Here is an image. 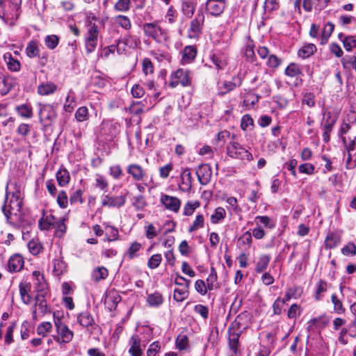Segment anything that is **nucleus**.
<instances>
[{
    "label": "nucleus",
    "instance_id": "obj_30",
    "mask_svg": "<svg viewBox=\"0 0 356 356\" xmlns=\"http://www.w3.org/2000/svg\"><path fill=\"white\" fill-rule=\"evenodd\" d=\"M57 89V86L52 82H46L41 83L38 87V92L40 95H49L54 93Z\"/></svg>",
    "mask_w": 356,
    "mask_h": 356
},
{
    "label": "nucleus",
    "instance_id": "obj_3",
    "mask_svg": "<svg viewBox=\"0 0 356 356\" xmlns=\"http://www.w3.org/2000/svg\"><path fill=\"white\" fill-rule=\"evenodd\" d=\"M228 156L241 161H250L253 159L252 154L237 142H230L226 147Z\"/></svg>",
    "mask_w": 356,
    "mask_h": 356
},
{
    "label": "nucleus",
    "instance_id": "obj_49",
    "mask_svg": "<svg viewBox=\"0 0 356 356\" xmlns=\"http://www.w3.org/2000/svg\"><path fill=\"white\" fill-rule=\"evenodd\" d=\"M131 7V0H118L114 5V10L117 12H127Z\"/></svg>",
    "mask_w": 356,
    "mask_h": 356
},
{
    "label": "nucleus",
    "instance_id": "obj_20",
    "mask_svg": "<svg viewBox=\"0 0 356 356\" xmlns=\"http://www.w3.org/2000/svg\"><path fill=\"white\" fill-rule=\"evenodd\" d=\"M127 172L129 174L134 180L142 181L146 176L145 170L138 164L132 163L127 166Z\"/></svg>",
    "mask_w": 356,
    "mask_h": 356
},
{
    "label": "nucleus",
    "instance_id": "obj_22",
    "mask_svg": "<svg viewBox=\"0 0 356 356\" xmlns=\"http://www.w3.org/2000/svg\"><path fill=\"white\" fill-rule=\"evenodd\" d=\"M77 321L86 328L92 327L95 325V319L88 311L81 312L77 316Z\"/></svg>",
    "mask_w": 356,
    "mask_h": 356
},
{
    "label": "nucleus",
    "instance_id": "obj_9",
    "mask_svg": "<svg viewBox=\"0 0 356 356\" xmlns=\"http://www.w3.org/2000/svg\"><path fill=\"white\" fill-rule=\"evenodd\" d=\"M147 344V341H142L138 334H134L129 339L128 353L131 356H143Z\"/></svg>",
    "mask_w": 356,
    "mask_h": 356
},
{
    "label": "nucleus",
    "instance_id": "obj_23",
    "mask_svg": "<svg viewBox=\"0 0 356 356\" xmlns=\"http://www.w3.org/2000/svg\"><path fill=\"white\" fill-rule=\"evenodd\" d=\"M24 259L19 254L13 255L8 260V268L10 272H18L24 266Z\"/></svg>",
    "mask_w": 356,
    "mask_h": 356
},
{
    "label": "nucleus",
    "instance_id": "obj_43",
    "mask_svg": "<svg viewBox=\"0 0 356 356\" xmlns=\"http://www.w3.org/2000/svg\"><path fill=\"white\" fill-rule=\"evenodd\" d=\"M76 106V102L74 99V92L70 90L65 99V102L63 106V108L65 112L71 113L74 110Z\"/></svg>",
    "mask_w": 356,
    "mask_h": 356
},
{
    "label": "nucleus",
    "instance_id": "obj_19",
    "mask_svg": "<svg viewBox=\"0 0 356 356\" xmlns=\"http://www.w3.org/2000/svg\"><path fill=\"white\" fill-rule=\"evenodd\" d=\"M228 334L229 346L230 350L234 355H237V354L241 351V345L239 343L240 333L236 332L234 329L229 328Z\"/></svg>",
    "mask_w": 356,
    "mask_h": 356
},
{
    "label": "nucleus",
    "instance_id": "obj_26",
    "mask_svg": "<svg viewBox=\"0 0 356 356\" xmlns=\"http://www.w3.org/2000/svg\"><path fill=\"white\" fill-rule=\"evenodd\" d=\"M197 49L195 46H186L182 51L181 63L184 64L191 63L196 57Z\"/></svg>",
    "mask_w": 356,
    "mask_h": 356
},
{
    "label": "nucleus",
    "instance_id": "obj_2",
    "mask_svg": "<svg viewBox=\"0 0 356 356\" xmlns=\"http://www.w3.org/2000/svg\"><path fill=\"white\" fill-rule=\"evenodd\" d=\"M204 19V13L198 10L195 17L189 22L187 29V37L188 38L197 40L200 38L203 32Z\"/></svg>",
    "mask_w": 356,
    "mask_h": 356
},
{
    "label": "nucleus",
    "instance_id": "obj_55",
    "mask_svg": "<svg viewBox=\"0 0 356 356\" xmlns=\"http://www.w3.org/2000/svg\"><path fill=\"white\" fill-rule=\"evenodd\" d=\"M140 248L141 244L135 241L131 244L130 247L126 252V255L131 259H134L137 257L136 253L140 250Z\"/></svg>",
    "mask_w": 356,
    "mask_h": 356
},
{
    "label": "nucleus",
    "instance_id": "obj_51",
    "mask_svg": "<svg viewBox=\"0 0 356 356\" xmlns=\"http://www.w3.org/2000/svg\"><path fill=\"white\" fill-rule=\"evenodd\" d=\"M59 37L56 35H47L44 38V44L49 49H54L58 44Z\"/></svg>",
    "mask_w": 356,
    "mask_h": 356
},
{
    "label": "nucleus",
    "instance_id": "obj_31",
    "mask_svg": "<svg viewBox=\"0 0 356 356\" xmlns=\"http://www.w3.org/2000/svg\"><path fill=\"white\" fill-rule=\"evenodd\" d=\"M19 293L21 299L24 304H29L31 300V297L29 294L31 289V285L27 282H21L19 285Z\"/></svg>",
    "mask_w": 356,
    "mask_h": 356
},
{
    "label": "nucleus",
    "instance_id": "obj_56",
    "mask_svg": "<svg viewBox=\"0 0 356 356\" xmlns=\"http://www.w3.org/2000/svg\"><path fill=\"white\" fill-rule=\"evenodd\" d=\"M282 63V60L275 54H270L268 56L266 65L270 68H277Z\"/></svg>",
    "mask_w": 356,
    "mask_h": 356
},
{
    "label": "nucleus",
    "instance_id": "obj_25",
    "mask_svg": "<svg viewBox=\"0 0 356 356\" xmlns=\"http://www.w3.org/2000/svg\"><path fill=\"white\" fill-rule=\"evenodd\" d=\"M56 218L53 215L45 216L43 212L42 217L39 220L38 226L42 230H49L55 227Z\"/></svg>",
    "mask_w": 356,
    "mask_h": 356
},
{
    "label": "nucleus",
    "instance_id": "obj_6",
    "mask_svg": "<svg viewBox=\"0 0 356 356\" xmlns=\"http://www.w3.org/2000/svg\"><path fill=\"white\" fill-rule=\"evenodd\" d=\"M171 80L169 86L171 88H175L179 84L182 86H189L191 84V72L188 70L178 69L171 74Z\"/></svg>",
    "mask_w": 356,
    "mask_h": 356
},
{
    "label": "nucleus",
    "instance_id": "obj_63",
    "mask_svg": "<svg viewBox=\"0 0 356 356\" xmlns=\"http://www.w3.org/2000/svg\"><path fill=\"white\" fill-rule=\"evenodd\" d=\"M51 327L52 325L51 323L43 322L38 326L37 332L39 335L45 337L51 329Z\"/></svg>",
    "mask_w": 356,
    "mask_h": 356
},
{
    "label": "nucleus",
    "instance_id": "obj_41",
    "mask_svg": "<svg viewBox=\"0 0 356 356\" xmlns=\"http://www.w3.org/2000/svg\"><path fill=\"white\" fill-rule=\"evenodd\" d=\"M17 113L24 118H31L33 117V108L31 106L23 104L16 106Z\"/></svg>",
    "mask_w": 356,
    "mask_h": 356
},
{
    "label": "nucleus",
    "instance_id": "obj_11",
    "mask_svg": "<svg viewBox=\"0 0 356 356\" xmlns=\"http://www.w3.org/2000/svg\"><path fill=\"white\" fill-rule=\"evenodd\" d=\"M127 202V195H120L118 196H111L106 195L102 197V206L111 208H120L125 204Z\"/></svg>",
    "mask_w": 356,
    "mask_h": 356
},
{
    "label": "nucleus",
    "instance_id": "obj_61",
    "mask_svg": "<svg viewBox=\"0 0 356 356\" xmlns=\"http://www.w3.org/2000/svg\"><path fill=\"white\" fill-rule=\"evenodd\" d=\"M350 142L348 143L346 138L341 137V140L345 145L347 152H351L356 149V135L353 136V138L349 137Z\"/></svg>",
    "mask_w": 356,
    "mask_h": 356
},
{
    "label": "nucleus",
    "instance_id": "obj_1",
    "mask_svg": "<svg viewBox=\"0 0 356 356\" xmlns=\"http://www.w3.org/2000/svg\"><path fill=\"white\" fill-rule=\"evenodd\" d=\"M7 186L6 200L2 211L6 220L11 225L22 229V238H25L26 234L29 232L31 222L22 211L23 194L19 186L14 184L13 189Z\"/></svg>",
    "mask_w": 356,
    "mask_h": 356
},
{
    "label": "nucleus",
    "instance_id": "obj_10",
    "mask_svg": "<svg viewBox=\"0 0 356 356\" xmlns=\"http://www.w3.org/2000/svg\"><path fill=\"white\" fill-rule=\"evenodd\" d=\"M160 202L165 209L173 213H178L181 205L179 198L164 193L161 194Z\"/></svg>",
    "mask_w": 356,
    "mask_h": 356
},
{
    "label": "nucleus",
    "instance_id": "obj_15",
    "mask_svg": "<svg viewBox=\"0 0 356 356\" xmlns=\"http://www.w3.org/2000/svg\"><path fill=\"white\" fill-rule=\"evenodd\" d=\"M196 175L202 185L207 184L211 178L212 170L209 164H201L196 170Z\"/></svg>",
    "mask_w": 356,
    "mask_h": 356
},
{
    "label": "nucleus",
    "instance_id": "obj_53",
    "mask_svg": "<svg viewBox=\"0 0 356 356\" xmlns=\"http://www.w3.org/2000/svg\"><path fill=\"white\" fill-rule=\"evenodd\" d=\"M28 248L31 253L33 255L38 254L42 249L41 243L38 240L34 239L31 240L29 242Z\"/></svg>",
    "mask_w": 356,
    "mask_h": 356
},
{
    "label": "nucleus",
    "instance_id": "obj_36",
    "mask_svg": "<svg viewBox=\"0 0 356 356\" xmlns=\"http://www.w3.org/2000/svg\"><path fill=\"white\" fill-rule=\"evenodd\" d=\"M147 302L152 307H158L163 304V298L159 292L149 294L147 297Z\"/></svg>",
    "mask_w": 356,
    "mask_h": 356
},
{
    "label": "nucleus",
    "instance_id": "obj_21",
    "mask_svg": "<svg viewBox=\"0 0 356 356\" xmlns=\"http://www.w3.org/2000/svg\"><path fill=\"white\" fill-rule=\"evenodd\" d=\"M34 277L33 285L34 288L38 293L46 294L47 284L44 280L43 275L40 274L39 271H34L33 273Z\"/></svg>",
    "mask_w": 356,
    "mask_h": 356
},
{
    "label": "nucleus",
    "instance_id": "obj_40",
    "mask_svg": "<svg viewBox=\"0 0 356 356\" xmlns=\"http://www.w3.org/2000/svg\"><path fill=\"white\" fill-rule=\"evenodd\" d=\"M26 54L29 58H35L40 56V48L36 41L31 40L28 43L26 48Z\"/></svg>",
    "mask_w": 356,
    "mask_h": 356
},
{
    "label": "nucleus",
    "instance_id": "obj_54",
    "mask_svg": "<svg viewBox=\"0 0 356 356\" xmlns=\"http://www.w3.org/2000/svg\"><path fill=\"white\" fill-rule=\"evenodd\" d=\"M147 204V202L143 195H140L134 197L133 206L136 211L143 210Z\"/></svg>",
    "mask_w": 356,
    "mask_h": 356
},
{
    "label": "nucleus",
    "instance_id": "obj_62",
    "mask_svg": "<svg viewBox=\"0 0 356 356\" xmlns=\"http://www.w3.org/2000/svg\"><path fill=\"white\" fill-rule=\"evenodd\" d=\"M341 253L345 256H355L356 254V245L350 242L341 249Z\"/></svg>",
    "mask_w": 356,
    "mask_h": 356
},
{
    "label": "nucleus",
    "instance_id": "obj_24",
    "mask_svg": "<svg viewBox=\"0 0 356 356\" xmlns=\"http://www.w3.org/2000/svg\"><path fill=\"white\" fill-rule=\"evenodd\" d=\"M211 60L218 72L224 70L228 64L227 56L222 53L213 54Z\"/></svg>",
    "mask_w": 356,
    "mask_h": 356
},
{
    "label": "nucleus",
    "instance_id": "obj_27",
    "mask_svg": "<svg viewBox=\"0 0 356 356\" xmlns=\"http://www.w3.org/2000/svg\"><path fill=\"white\" fill-rule=\"evenodd\" d=\"M52 265H53V273L55 275L59 276L62 275L67 268V264L63 261V257L61 256V254L60 253V255L55 258L52 261Z\"/></svg>",
    "mask_w": 356,
    "mask_h": 356
},
{
    "label": "nucleus",
    "instance_id": "obj_29",
    "mask_svg": "<svg viewBox=\"0 0 356 356\" xmlns=\"http://www.w3.org/2000/svg\"><path fill=\"white\" fill-rule=\"evenodd\" d=\"M341 242V237L334 232L329 233L325 240V248L332 249L337 247Z\"/></svg>",
    "mask_w": 356,
    "mask_h": 356
},
{
    "label": "nucleus",
    "instance_id": "obj_46",
    "mask_svg": "<svg viewBox=\"0 0 356 356\" xmlns=\"http://www.w3.org/2000/svg\"><path fill=\"white\" fill-rule=\"evenodd\" d=\"M226 212L224 208L218 207L215 209L214 213L211 216V221L213 224H218L220 220L224 219Z\"/></svg>",
    "mask_w": 356,
    "mask_h": 356
},
{
    "label": "nucleus",
    "instance_id": "obj_35",
    "mask_svg": "<svg viewBox=\"0 0 356 356\" xmlns=\"http://www.w3.org/2000/svg\"><path fill=\"white\" fill-rule=\"evenodd\" d=\"M316 47L312 43H309L299 49L298 55L302 58H307L316 51Z\"/></svg>",
    "mask_w": 356,
    "mask_h": 356
},
{
    "label": "nucleus",
    "instance_id": "obj_33",
    "mask_svg": "<svg viewBox=\"0 0 356 356\" xmlns=\"http://www.w3.org/2000/svg\"><path fill=\"white\" fill-rule=\"evenodd\" d=\"M284 74L291 78H298L302 74L300 66L295 63H291L285 69Z\"/></svg>",
    "mask_w": 356,
    "mask_h": 356
},
{
    "label": "nucleus",
    "instance_id": "obj_8",
    "mask_svg": "<svg viewBox=\"0 0 356 356\" xmlns=\"http://www.w3.org/2000/svg\"><path fill=\"white\" fill-rule=\"evenodd\" d=\"M175 284L180 286L181 288H176L174 289L173 298L177 302H182L188 297L190 280H186L182 276L178 275L175 278Z\"/></svg>",
    "mask_w": 356,
    "mask_h": 356
},
{
    "label": "nucleus",
    "instance_id": "obj_17",
    "mask_svg": "<svg viewBox=\"0 0 356 356\" xmlns=\"http://www.w3.org/2000/svg\"><path fill=\"white\" fill-rule=\"evenodd\" d=\"M181 182L179 188L182 192H189L192 188L193 178L190 168H186L181 174Z\"/></svg>",
    "mask_w": 356,
    "mask_h": 356
},
{
    "label": "nucleus",
    "instance_id": "obj_52",
    "mask_svg": "<svg viewBox=\"0 0 356 356\" xmlns=\"http://www.w3.org/2000/svg\"><path fill=\"white\" fill-rule=\"evenodd\" d=\"M56 202L61 209H66L67 207L68 197L67 193L65 191H59L56 197Z\"/></svg>",
    "mask_w": 356,
    "mask_h": 356
},
{
    "label": "nucleus",
    "instance_id": "obj_60",
    "mask_svg": "<svg viewBox=\"0 0 356 356\" xmlns=\"http://www.w3.org/2000/svg\"><path fill=\"white\" fill-rule=\"evenodd\" d=\"M95 185L97 188L104 191H106L108 187V181L101 175H97Z\"/></svg>",
    "mask_w": 356,
    "mask_h": 356
},
{
    "label": "nucleus",
    "instance_id": "obj_44",
    "mask_svg": "<svg viewBox=\"0 0 356 356\" xmlns=\"http://www.w3.org/2000/svg\"><path fill=\"white\" fill-rule=\"evenodd\" d=\"M200 206V202L199 201H188L187 202L184 207L183 210V215L185 216H191L195 210L198 208Z\"/></svg>",
    "mask_w": 356,
    "mask_h": 356
},
{
    "label": "nucleus",
    "instance_id": "obj_34",
    "mask_svg": "<svg viewBox=\"0 0 356 356\" xmlns=\"http://www.w3.org/2000/svg\"><path fill=\"white\" fill-rule=\"evenodd\" d=\"M56 177L58 185L61 187L67 186L70 181L69 172L65 168H60L57 171Z\"/></svg>",
    "mask_w": 356,
    "mask_h": 356
},
{
    "label": "nucleus",
    "instance_id": "obj_45",
    "mask_svg": "<svg viewBox=\"0 0 356 356\" xmlns=\"http://www.w3.org/2000/svg\"><path fill=\"white\" fill-rule=\"evenodd\" d=\"M204 217L203 214L198 213L196 216L195 219L193 221V224L189 227L188 232L193 233L195 231H196L200 228H202L204 227Z\"/></svg>",
    "mask_w": 356,
    "mask_h": 356
},
{
    "label": "nucleus",
    "instance_id": "obj_57",
    "mask_svg": "<svg viewBox=\"0 0 356 356\" xmlns=\"http://www.w3.org/2000/svg\"><path fill=\"white\" fill-rule=\"evenodd\" d=\"M98 29L97 26L95 24H92L90 26L88 30L87 35L86 37V40L87 41H95L97 42L98 39Z\"/></svg>",
    "mask_w": 356,
    "mask_h": 356
},
{
    "label": "nucleus",
    "instance_id": "obj_18",
    "mask_svg": "<svg viewBox=\"0 0 356 356\" xmlns=\"http://www.w3.org/2000/svg\"><path fill=\"white\" fill-rule=\"evenodd\" d=\"M242 81V77L239 74L233 76L231 81H225L223 83L222 86L220 87L219 94L220 95H224L236 88L241 86Z\"/></svg>",
    "mask_w": 356,
    "mask_h": 356
},
{
    "label": "nucleus",
    "instance_id": "obj_50",
    "mask_svg": "<svg viewBox=\"0 0 356 356\" xmlns=\"http://www.w3.org/2000/svg\"><path fill=\"white\" fill-rule=\"evenodd\" d=\"M176 346L179 350H187L189 348L188 337L179 335L176 339Z\"/></svg>",
    "mask_w": 356,
    "mask_h": 356
},
{
    "label": "nucleus",
    "instance_id": "obj_16",
    "mask_svg": "<svg viewBox=\"0 0 356 356\" xmlns=\"http://www.w3.org/2000/svg\"><path fill=\"white\" fill-rule=\"evenodd\" d=\"M196 0H181L180 1V10L182 15L188 19H191L197 9Z\"/></svg>",
    "mask_w": 356,
    "mask_h": 356
},
{
    "label": "nucleus",
    "instance_id": "obj_5",
    "mask_svg": "<svg viewBox=\"0 0 356 356\" xmlns=\"http://www.w3.org/2000/svg\"><path fill=\"white\" fill-rule=\"evenodd\" d=\"M144 34L154 40L156 42H161L165 35V31L159 25V21L155 20L153 22L145 23L143 25Z\"/></svg>",
    "mask_w": 356,
    "mask_h": 356
},
{
    "label": "nucleus",
    "instance_id": "obj_58",
    "mask_svg": "<svg viewBox=\"0 0 356 356\" xmlns=\"http://www.w3.org/2000/svg\"><path fill=\"white\" fill-rule=\"evenodd\" d=\"M162 261V256L161 254H155L151 256L147 261V266L151 269L156 268Z\"/></svg>",
    "mask_w": 356,
    "mask_h": 356
},
{
    "label": "nucleus",
    "instance_id": "obj_13",
    "mask_svg": "<svg viewBox=\"0 0 356 356\" xmlns=\"http://www.w3.org/2000/svg\"><path fill=\"white\" fill-rule=\"evenodd\" d=\"M35 304L32 312L33 318L38 319L40 316L44 315L47 312V304L45 300L44 293H38L35 297Z\"/></svg>",
    "mask_w": 356,
    "mask_h": 356
},
{
    "label": "nucleus",
    "instance_id": "obj_4",
    "mask_svg": "<svg viewBox=\"0 0 356 356\" xmlns=\"http://www.w3.org/2000/svg\"><path fill=\"white\" fill-rule=\"evenodd\" d=\"M40 122L44 126L51 125L57 117L56 107L49 104H38Z\"/></svg>",
    "mask_w": 356,
    "mask_h": 356
},
{
    "label": "nucleus",
    "instance_id": "obj_32",
    "mask_svg": "<svg viewBox=\"0 0 356 356\" xmlns=\"http://www.w3.org/2000/svg\"><path fill=\"white\" fill-rule=\"evenodd\" d=\"M252 242V234L249 231H247L238 238L237 244L240 248L246 250L250 248Z\"/></svg>",
    "mask_w": 356,
    "mask_h": 356
},
{
    "label": "nucleus",
    "instance_id": "obj_59",
    "mask_svg": "<svg viewBox=\"0 0 356 356\" xmlns=\"http://www.w3.org/2000/svg\"><path fill=\"white\" fill-rule=\"evenodd\" d=\"M332 302L334 305V310L339 314H341L345 312L341 301L337 298L336 294H332L331 296Z\"/></svg>",
    "mask_w": 356,
    "mask_h": 356
},
{
    "label": "nucleus",
    "instance_id": "obj_38",
    "mask_svg": "<svg viewBox=\"0 0 356 356\" xmlns=\"http://www.w3.org/2000/svg\"><path fill=\"white\" fill-rule=\"evenodd\" d=\"M270 261V257L269 255H267V254L261 255L258 258V260L257 261L255 271L258 273H260L264 271L267 268Z\"/></svg>",
    "mask_w": 356,
    "mask_h": 356
},
{
    "label": "nucleus",
    "instance_id": "obj_28",
    "mask_svg": "<svg viewBox=\"0 0 356 356\" xmlns=\"http://www.w3.org/2000/svg\"><path fill=\"white\" fill-rule=\"evenodd\" d=\"M3 59L10 71L18 72L20 70L21 64L19 61L14 58L10 52H7L3 55Z\"/></svg>",
    "mask_w": 356,
    "mask_h": 356
},
{
    "label": "nucleus",
    "instance_id": "obj_12",
    "mask_svg": "<svg viewBox=\"0 0 356 356\" xmlns=\"http://www.w3.org/2000/svg\"><path fill=\"white\" fill-rule=\"evenodd\" d=\"M15 77L0 72V94L2 96L7 95L17 85Z\"/></svg>",
    "mask_w": 356,
    "mask_h": 356
},
{
    "label": "nucleus",
    "instance_id": "obj_37",
    "mask_svg": "<svg viewBox=\"0 0 356 356\" xmlns=\"http://www.w3.org/2000/svg\"><path fill=\"white\" fill-rule=\"evenodd\" d=\"M334 24L333 23L329 22L325 24L321 37V44H325L327 42L329 38L334 31Z\"/></svg>",
    "mask_w": 356,
    "mask_h": 356
},
{
    "label": "nucleus",
    "instance_id": "obj_42",
    "mask_svg": "<svg viewBox=\"0 0 356 356\" xmlns=\"http://www.w3.org/2000/svg\"><path fill=\"white\" fill-rule=\"evenodd\" d=\"M108 270L104 266L95 268L92 273V278L95 282H99L108 277Z\"/></svg>",
    "mask_w": 356,
    "mask_h": 356
},
{
    "label": "nucleus",
    "instance_id": "obj_47",
    "mask_svg": "<svg viewBox=\"0 0 356 356\" xmlns=\"http://www.w3.org/2000/svg\"><path fill=\"white\" fill-rule=\"evenodd\" d=\"M74 116L76 120L79 122L87 121L89 119L88 108L86 106L79 107L75 112Z\"/></svg>",
    "mask_w": 356,
    "mask_h": 356
},
{
    "label": "nucleus",
    "instance_id": "obj_39",
    "mask_svg": "<svg viewBox=\"0 0 356 356\" xmlns=\"http://www.w3.org/2000/svg\"><path fill=\"white\" fill-rule=\"evenodd\" d=\"M114 22L115 24L126 31H129L131 29V22L127 16L122 15H117L114 18Z\"/></svg>",
    "mask_w": 356,
    "mask_h": 356
},
{
    "label": "nucleus",
    "instance_id": "obj_7",
    "mask_svg": "<svg viewBox=\"0 0 356 356\" xmlns=\"http://www.w3.org/2000/svg\"><path fill=\"white\" fill-rule=\"evenodd\" d=\"M54 316L55 317V315ZM54 325L56 327L57 334L53 337L58 343H67L72 341L74 336L73 332L60 318H54Z\"/></svg>",
    "mask_w": 356,
    "mask_h": 356
},
{
    "label": "nucleus",
    "instance_id": "obj_64",
    "mask_svg": "<svg viewBox=\"0 0 356 356\" xmlns=\"http://www.w3.org/2000/svg\"><path fill=\"white\" fill-rule=\"evenodd\" d=\"M160 349V343L158 341H154L149 345L147 350V356H156Z\"/></svg>",
    "mask_w": 356,
    "mask_h": 356
},
{
    "label": "nucleus",
    "instance_id": "obj_48",
    "mask_svg": "<svg viewBox=\"0 0 356 356\" xmlns=\"http://www.w3.org/2000/svg\"><path fill=\"white\" fill-rule=\"evenodd\" d=\"M83 191L79 188L71 193L70 196V202L71 204H83L84 199L83 198Z\"/></svg>",
    "mask_w": 356,
    "mask_h": 356
},
{
    "label": "nucleus",
    "instance_id": "obj_14",
    "mask_svg": "<svg viewBox=\"0 0 356 356\" xmlns=\"http://www.w3.org/2000/svg\"><path fill=\"white\" fill-rule=\"evenodd\" d=\"M226 7L225 0H207L206 10L211 15L218 17L224 11Z\"/></svg>",
    "mask_w": 356,
    "mask_h": 356
}]
</instances>
